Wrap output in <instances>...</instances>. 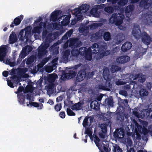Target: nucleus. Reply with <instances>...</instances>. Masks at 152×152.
Wrapping results in <instances>:
<instances>
[{
	"instance_id": "nucleus-1",
	"label": "nucleus",
	"mask_w": 152,
	"mask_h": 152,
	"mask_svg": "<svg viewBox=\"0 0 152 152\" xmlns=\"http://www.w3.org/2000/svg\"><path fill=\"white\" fill-rule=\"evenodd\" d=\"M141 32L139 25H134L132 31L133 36L137 39L141 38L142 42L146 45H149L151 40L150 36L145 31Z\"/></svg>"
},
{
	"instance_id": "nucleus-2",
	"label": "nucleus",
	"mask_w": 152,
	"mask_h": 152,
	"mask_svg": "<svg viewBox=\"0 0 152 152\" xmlns=\"http://www.w3.org/2000/svg\"><path fill=\"white\" fill-rule=\"evenodd\" d=\"M92 50L90 47L87 49L86 47H81L79 50V54L82 56H84L85 58L88 61H91L92 58Z\"/></svg>"
},
{
	"instance_id": "nucleus-3",
	"label": "nucleus",
	"mask_w": 152,
	"mask_h": 152,
	"mask_svg": "<svg viewBox=\"0 0 152 152\" xmlns=\"http://www.w3.org/2000/svg\"><path fill=\"white\" fill-rule=\"evenodd\" d=\"M104 81L103 82V85L99 84L98 86L99 89L109 91L112 89L113 83L111 80V78L107 77L106 78H104Z\"/></svg>"
},
{
	"instance_id": "nucleus-4",
	"label": "nucleus",
	"mask_w": 152,
	"mask_h": 152,
	"mask_svg": "<svg viewBox=\"0 0 152 152\" xmlns=\"http://www.w3.org/2000/svg\"><path fill=\"white\" fill-rule=\"evenodd\" d=\"M90 74L86 73L84 69L80 70L78 72L76 77V80L77 82H80L83 80L86 77H88V75Z\"/></svg>"
},
{
	"instance_id": "nucleus-5",
	"label": "nucleus",
	"mask_w": 152,
	"mask_h": 152,
	"mask_svg": "<svg viewBox=\"0 0 152 152\" xmlns=\"http://www.w3.org/2000/svg\"><path fill=\"white\" fill-rule=\"evenodd\" d=\"M7 46L6 45H3L0 47V61H4L7 52Z\"/></svg>"
},
{
	"instance_id": "nucleus-6",
	"label": "nucleus",
	"mask_w": 152,
	"mask_h": 152,
	"mask_svg": "<svg viewBox=\"0 0 152 152\" xmlns=\"http://www.w3.org/2000/svg\"><path fill=\"white\" fill-rule=\"evenodd\" d=\"M125 132L122 128L116 129L114 132L113 136L116 139H122L124 136Z\"/></svg>"
},
{
	"instance_id": "nucleus-7",
	"label": "nucleus",
	"mask_w": 152,
	"mask_h": 152,
	"mask_svg": "<svg viewBox=\"0 0 152 152\" xmlns=\"http://www.w3.org/2000/svg\"><path fill=\"white\" fill-rule=\"evenodd\" d=\"M103 29H100L94 34H92L91 39V40L95 41L99 39H102L103 34Z\"/></svg>"
},
{
	"instance_id": "nucleus-8",
	"label": "nucleus",
	"mask_w": 152,
	"mask_h": 152,
	"mask_svg": "<svg viewBox=\"0 0 152 152\" xmlns=\"http://www.w3.org/2000/svg\"><path fill=\"white\" fill-rule=\"evenodd\" d=\"M81 42L77 38H71L69 40V46L72 48H78L81 45Z\"/></svg>"
},
{
	"instance_id": "nucleus-9",
	"label": "nucleus",
	"mask_w": 152,
	"mask_h": 152,
	"mask_svg": "<svg viewBox=\"0 0 152 152\" xmlns=\"http://www.w3.org/2000/svg\"><path fill=\"white\" fill-rule=\"evenodd\" d=\"M130 60V57L127 56H121L117 58L116 59V61L117 63L124 64Z\"/></svg>"
},
{
	"instance_id": "nucleus-10",
	"label": "nucleus",
	"mask_w": 152,
	"mask_h": 152,
	"mask_svg": "<svg viewBox=\"0 0 152 152\" xmlns=\"http://www.w3.org/2000/svg\"><path fill=\"white\" fill-rule=\"evenodd\" d=\"M152 4V0H141L140 3V6L141 7L148 9L151 6Z\"/></svg>"
},
{
	"instance_id": "nucleus-11",
	"label": "nucleus",
	"mask_w": 152,
	"mask_h": 152,
	"mask_svg": "<svg viewBox=\"0 0 152 152\" xmlns=\"http://www.w3.org/2000/svg\"><path fill=\"white\" fill-rule=\"evenodd\" d=\"M61 11L59 10H55L51 14L50 20V21L55 22L58 19V17L61 14Z\"/></svg>"
},
{
	"instance_id": "nucleus-12",
	"label": "nucleus",
	"mask_w": 152,
	"mask_h": 152,
	"mask_svg": "<svg viewBox=\"0 0 152 152\" xmlns=\"http://www.w3.org/2000/svg\"><path fill=\"white\" fill-rule=\"evenodd\" d=\"M143 21L145 25L152 26V15L148 14L145 15Z\"/></svg>"
},
{
	"instance_id": "nucleus-13",
	"label": "nucleus",
	"mask_w": 152,
	"mask_h": 152,
	"mask_svg": "<svg viewBox=\"0 0 152 152\" xmlns=\"http://www.w3.org/2000/svg\"><path fill=\"white\" fill-rule=\"evenodd\" d=\"M23 16L21 15L20 16L16 17L14 19L13 22H12L10 25L11 27L13 28L15 26H18L21 23L22 20L23 19Z\"/></svg>"
},
{
	"instance_id": "nucleus-14",
	"label": "nucleus",
	"mask_w": 152,
	"mask_h": 152,
	"mask_svg": "<svg viewBox=\"0 0 152 152\" xmlns=\"http://www.w3.org/2000/svg\"><path fill=\"white\" fill-rule=\"evenodd\" d=\"M133 80L138 79L140 83H143L146 80L145 76L142 73H138L135 74L133 79Z\"/></svg>"
},
{
	"instance_id": "nucleus-15",
	"label": "nucleus",
	"mask_w": 152,
	"mask_h": 152,
	"mask_svg": "<svg viewBox=\"0 0 152 152\" xmlns=\"http://www.w3.org/2000/svg\"><path fill=\"white\" fill-rule=\"evenodd\" d=\"M48 53L47 50H45L41 46L38 48L37 56L39 58H41Z\"/></svg>"
},
{
	"instance_id": "nucleus-16",
	"label": "nucleus",
	"mask_w": 152,
	"mask_h": 152,
	"mask_svg": "<svg viewBox=\"0 0 152 152\" xmlns=\"http://www.w3.org/2000/svg\"><path fill=\"white\" fill-rule=\"evenodd\" d=\"M132 43L129 42H126L123 44L121 47V50L123 52H126L130 49L132 47Z\"/></svg>"
},
{
	"instance_id": "nucleus-17",
	"label": "nucleus",
	"mask_w": 152,
	"mask_h": 152,
	"mask_svg": "<svg viewBox=\"0 0 152 152\" xmlns=\"http://www.w3.org/2000/svg\"><path fill=\"white\" fill-rule=\"evenodd\" d=\"M102 45H99V44L94 43L92 44L91 48V49L92 50V53L93 54H96L100 50L101 46Z\"/></svg>"
},
{
	"instance_id": "nucleus-18",
	"label": "nucleus",
	"mask_w": 152,
	"mask_h": 152,
	"mask_svg": "<svg viewBox=\"0 0 152 152\" xmlns=\"http://www.w3.org/2000/svg\"><path fill=\"white\" fill-rule=\"evenodd\" d=\"M124 36L123 34L119 33L116 36L115 41V43L118 45L120 44L124 39Z\"/></svg>"
},
{
	"instance_id": "nucleus-19",
	"label": "nucleus",
	"mask_w": 152,
	"mask_h": 152,
	"mask_svg": "<svg viewBox=\"0 0 152 152\" xmlns=\"http://www.w3.org/2000/svg\"><path fill=\"white\" fill-rule=\"evenodd\" d=\"M77 73V71L75 70L70 69L68 72L65 74V76L68 79H71L75 77Z\"/></svg>"
},
{
	"instance_id": "nucleus-20",
	"label": "nucleus",
	"mask_w": 152,
	"mask_h": 152,
	"mask_svg": "<svg viewBox=\"0 0 152 152\" xmlns=\"http://www.w3.org/2000/svg\"><path fill=\"white\" fill-rule=\"evenodd\" d=\"M83 102H79L73 105L71 107V109L73 110H79L82 108V106L83 105Z\"/></svg>"
},
{
	"instance_id": "nucleus-21",
	"label": "nucleus",
	"mask_w": 152,
	"mask_h": 152,
	"mask_svg": "<svg viewBox=\"0 0 152 152\" xmlns=\"http://www.w3.org/2000/svg\"><path fill=\"white\" fill-rule=\"evenodd\" d=\"M12 33L9 36V42L10 44H12L17 41V39L15 33L12 32Z\"/></svg>"
},
{
	"instance_id": "nucleus-22",
	"label": "nucleus",
	"mask_w": 152,
	"mask_h": 152,
	"mask_svg": "<svg viewBox=\"0 0 152 152\" xmlns=\"http://www.w3.org/2000/svg\"><path fill=\"white\" fill-rule=\"evenodd\" d=\"M100 12L98 11L97 7L93 8L90 11L91 14L95 17H99L100 16Z\"/></svg>"
},
{
	"instance_id": "nucleus-23",
	"label": "nucleus",
	"mask_w": 152,
	"mask_h": 152,
	"mask_svg": "<svg viewBox=\"0 0 152 152\" xmlns=\"http://www.w3.org/2000/svg\"><path fill=\"white\" fill-rule=\"evenodd\" d=\"M124 18V16L122 14H117V22L116 24L118 25H120L123 23V20Z\"/></svg>"
},
{
	"instance_id": "nucleus-24",
	"label": "nucleus",
	"mask_w": 152,
	"mask_h": 152,
	"mask_svg": "<svg viewBox=\"0 0 152 152\" xmlns=\"http://www.w3.org/2000/svg\"><path fill=\"white\" fill-rule=\"evenodd\" d=\"M70 55V51L69 50H66L64 51L62 56L64 62H66L68 61Z\"/></svg>"
},
{
	"instance_id": "nucleus-25",
	"label": "nucleus",
	"mask_w": 152,
	"mask_h": 152,
	"mask_svg": "<svg viewBox=\"0 0 152 152\" xmlns=\"http://www.w3.org/2000/svg\"><path fill=\"white\" fill-rule=\"evenodd\" d=\"M103 36L104 40L107 41L110 40L111 38V35L110 33L109 32H104L103 30Z\"/></svg>"
},
{
	"instance_id": "nucleus-26",
	"label": "nucleus",
	"mask_w": 152,
	"mask_h": 152,
	"mask_svg": "<svg viewBox=\"0 0 152 152\" xmlns=\"http://www.w3.org/2000/svg\"><path fill=\"white\" fill-rule=\"evenodd\" d=\"M54 85L53 83L49 84L47 86V92L48 94H52L53 93Z\"/></svg>"
},
{
	"instance_id": "nucleus-27",
	"label": "nucleus",
	"mask_w": 152,
	"mask_h": 152,
	"mask_svg": "<svg viewBox=\"0 0 152 152\" xmlns=\"http://www.w3.org/2000/svg\"><path fill=\"white\" fill-rule=\"evenodd\" d=\"M151 112H152V109L151 108H149L143 110L142 112V114L144 116L148 117L149 116L150 113Z\"/></svg>"
},
{
	"instance_id": "nucleus-28",
	"label": "nucleus",
	"mask_w": 152,
	"mask_h": 152,
	"mask_svg": "<svg viewBox=\"0 0 152 152\" xmlns=\"http://www.w3.org/2000/svg\"><path fill=\"white\" fill-rule=\"evenodd\" d=\"M18 101L20 104H24V101L25 99V96L23 94H18Z\"/></svg>"
},
{
	"instance_id": "nucleus-29",
	"label": "nucleus",
	"mask_w": 152,
	"mask_h": 152,
	"mask_svg": "<svg viewBox=\"0 0 152 152\" xmlns=\"http://www.w3.org/2000/svg\"><path fill=\"white\" fill-rule=\"evenodd\" d=\"M117 14H115L114 15H113L110 19V22L112 24H115L116 26H119L116 24L117 22Z\"/></svg>"
},
{
	"instance_id": "nucleus-30",
	"label": "nucleus",
	"mask_w": 152,
	"mask_h": 152,
	"mask_svg": "<svg viewBox=\"0 0 152 152\" xmlns=\"http://www.w3.org/2000/svg\"><path fill=\"white\" fill-rule=\"evenodd\" d=\"M29 104L31 106H33L35 107H38V109H41L43 107V104L40 103V106L38 103L36 102H29Z\"/></svg>"
},
{
	"instance_id": "nucleus-31",
	"label": "nucleus",
	"mask_w": 152,
	"mask_h": 152,
	"mask_svg": "<svg viewBox=\"0 0 152 152\" xmlns=\"http://www.w3.org/2000/svg\"><path fill=\"white\" fill-rule=\"evenodd\" d=\"M80 7L82 11V12L83 13L86 12L89 10V6L87 4H83Z\"/></svg>"
},
{
	"instance_id": "nucleus-32",
	"label": "nucleus",
	"mask_w": 152,
	"mask_h": 152,
	"mask_svg": "<svg viewBox=\"0 0 152 152\" xmlns=\"http://www.w3.org/2000/svg\"><path fill=\"white\" fill-rule=\"evenodd\" d=\"M56 76H57L56 74L50 75L48 78V82L50 83H53L56 80Z\"/></svg>"
},
{
	"instance_id": "nucleus-33",
	"label": "nucleus",
	"mask_w": 152,
	"mask_h": 152,
	"mask_svg": "<svg viewBox=\"0 0 152 152\" xmlns=\"http://www.w3.org/2000/svg\"><path fill=\"white\" fill-rule=\"evenodd\" d=\"M71 17V15H70V17L68 16H66L65 18L61 21V24L63 26H66L68 25L69 23L70 18Z\"/></svg>"
},
{
	"instance_id": "nucleus-34",
	"label": "nucleus",
	"mask_w": 152,
	"mask_h": 152,
	"mask_svg": "<svg viewBox=\"0 0 152 152\" xmlns=\"http://www.w3.org/2000/svg\"><path fill=\"white\" fill-rule=\"evenodd\" d=\"M10 77L14 83L18 84L20 81L19 78L16 75H14Z\"/></svg>"
},
{
	"instance_id": "nucleus-35",
	"label": "nucleus",
	"mask_w": 152,
	"mask_h": 152,
	"mask_svg": "<svg viewBox=\"0 0 152 152\" xmlns=\"http://www.w3.org/2000/svg\"><path fill=\"white\" fill-rule=\"evenodd\" d=\"M94 137L95 139L94 140V142L95 143L96 146L98 147L99 149L101 150V145L99 143V142L100 141L99 138L96 135H95Z\"/></svg>"
},
{
	"instance_id": "nucleus-36",
	"label": "nucleus",
	"mask_w": 152,
	"mask_h": 152,
	"mask_svg": "<svg viewBox=\"0 0 152 152\" xmlns=\"http://www.w3.org/2000/svg\"><path fill=\"white\" fill-rule=\"evenodd\" d=\"M50 38H49L48 37H47L46 38V42H45L44 44L42 46H41L45 50H47V49L49 47L50 45L49 43L47 42L48 41L49 42H50Z\"/></svg>"
},
{
	"instance_id": "nucleus-37",
	"label": "nucleus",
	"mask_w": 152,
	"mask_h": 152,
	"mask_svg": "<svg viewBox=\"0 0 152 152\" xmlns=\"http://www.w3.org/2000/svg\"><path fill=\"white\" fill-rule=\"evenodd\" d=\"M140 95L141 97L146 96L148 94V92L145 89L142 88L141 89L139 92Z\"/></svg>"
},
{
	"instance_id": "nucleus-38",
	"label": "nucleus",
	"mask_w": 152,
	"mask_h": 152,
	"mask_svg": "<svg viewBox=\"0 0 152 152\" xmlns=\"http://www.w3.org/2000/svg\"><path fill=\"white\" fill-rule=\"evenodd\" d=\"M100 127L101 131L103 133H106L107 131V125L105 124H100Z\"/></svg>"
},
{
	"instance_id": "nucleus-39",
	"label": "nucleus",
	"mask_w": 152,
	"mask_h": 152,
	"mask_svg": "<svg viewBox=\"0 0 152 152\" xmlns=\"http://www.w3.org/2000/svg\"><path fill=\"white\" fill-rule=\"evenodd\" d=\"M101 49H102V51L103 52L104 54V56H107L109 54H110V51L109 50H107L106 51V48L105 46H102L101 47Z\"/></svg>"
},
{
	"instance_id": "nucleus-40",
	"label": "nucleus",
	"mask_w": 152,
	"mask_h": 152,
	"mask_svg": "<svg viewBox=\"0 0 152 152\" xmlns=\"http://www.w3.org/2000/svg\"><path fill=\"white\" fill-rule=\"evenodd\" d=\"M104 11L109 13H112L113 12V6H108L105 7Z\"/></svg>"
},
{
	"instance_id": "nucleus-41",
	"label": "nucleus",
	"mask_w": 152,
	"mask_h": 152,
	"mask_svg": "<svg viewBox=\"0 0 152 152\" xmlns=\"http://www.w3.org/2000/svg\"><path fill=\"white\" fill-rule=\"evenodd\" d=\"M89 117L87 116L85 117L83 121V122L82 125L84 127H86L88 125V119Z\"/></svg>"
},
{
	"instance_id": "nucleus-42",
	"label": "nucleus",
	"mask_w": 152,
	"mask_h": 152,
	"mask_svg": "<svg viewBox=\"0 0 152 152\" xmlns=\"http://www.w3.org/2000/svg\"><path fill=\"white\" fill-rule=\"evenodd\" d=\"M133 10V6L132 5H129L127 6L125 8V12L128 13L132 11Z\"/></svg>"
},
{
	"instance_id": "nucleus-43",
	"label": "nucleus",
	"mask_w": 152,
	"mask_h": 152,
	"mask_svg": "<svg viewBox=\"0 0 152 152\" xmlns=\"http://www.w3.org/2000/svg\"><path fill=\"white\" fill-rule=\"evenodd\" d=\"M120 69L121 68L116 65H113L111 67V71L112 73L119 71Z\"/></svg>"
},
{
	"instance_id": "nucleus-44",
	"label": "nucleus",
	"mask_w": 152,
	"mask_h": 152,
	"mask_svg": "<svg viewBox=\"0 0 152 152\" xmlns=\"http://www.w3.org/2000/svg\"><path fill=\"white\" fill-rule=\"evenodd\" d=\"M113 148V151L114 152H122V151L121 149L117 145H116Z\"/></svg>"
},
{
	"instance_id": "nucleus-45",
	"label": "nucleus",
	"mask_w": 152,
	"mask_h": 152,
	"mask_svg": "<svg viewBox=\"0 0 152 152\" xmlns=\"http://www.w3.org/2000/svg\"><path fill=\"white\" fill-rule=\"evenodd\" d=\"M34 57L33 56H31L27 59L26 63L27 64H31L34 62Z\"/></svg>"
},
{
	"instance_id": "nucleus-46",
	"label": "nucleus",
	"mask_w": 152,
	"mask_h": 152,
	"mask_svg": "<svg viewBox=\"0 0 152 152\" xmlns=\"http://www.w3.org/2000/svg\"><path fill=\"white\" fill-rule=\"evenodd\" d=\"M102 49L98 51L97 54V59H100L102 58L104 56V54L103 52L102 51Z\"/></svg>"
},
{
	"instance_id": "nucleus-47",
	"label": "nucleus",
	"mask_w": 152,
	"mask_h": 152,
	"mask_svg": "<svg viewBox=\"0 0 152 152\" xmlns=\"http://www.w3.org/2000/svg\"><path fill=\"white\" fill-rule=\"evenodd\" d=\"M72 56H77L79 54L78 50L77 49H73L71 51Z\"/></svg>"
},
{
	"instance_id": "nucleus-48",
	"label": "nucleus",
	"mask_w": 152,
	"mask_h": 152,
	"mask_svg": "<svg viewBox=\"0 0 152 152\" xmlns=\"http://www.w3.org/2000/svg\"><path fill=\"white\" fill-rule=\"evenodd\" d=\"M85 134H87L88 136L90 137L91 138V136L92 134V131L89 127L87 128L86 129L85 132Z\"/></svg>"
},
{
	"instance_id": "nucleus-49",
	"label": "nucleus",
	"mask_w": 152,
	"mask_h": 152,
	"mask_svg": "<svg viewBox=\"0 0 152 152\" xmlns=\"http://www.w3.org/2000/svg\"><path fill=\"white\" fill-rule=\"evenodd\" d=\"M41 29L39 27L36 26L34 28L32 31L33 33H37L39 34L40 33Z\"/></svg>"
},
{
	"instance_id": "nucleus-50",
	"label": "nucleus",
	"mask_w": 152,
	"mask_h": 152,
	"mask_svg": "<svg viewBox=\"0 0 152 152\" xmlns=\"http://www.w3.org/2000/svg\"><path fill=\"white\" fill-rule=\"evenodd\" d=\"M54 66H48L45 68V70L46 72L48 73H50L52 72L53 70Z\"/></svg>"
},
{
	"instance_id": "nucleus-51",
	"label": "nucleus",
	"mask_w": 152,
	"mask_h": 152,
	"mask_svg": "<svg viewBox=\"0 0 152 152\" xmlns=\"http://www.w3.org/2000/svg\"><path fill=\"white\" fill-rule=\"evenodd\" d=\"M66 112L67 114L70 116H75V113L69 108H67L66 109Z\"/></svg>"
},
{
	"instance_id": "nucleus-52",
	"label": "nucleus",
	"mask_w": 152,
	"mask_h": 152,
	"mask_svg": "<svg viewBox=\"0 0 152 152\" xmlns=\"http://www.w3.org/2000/svg\"><path fill=\"white\" fill-rule=\"evenodd\" d=\"M62 108V105L61 104H57L55 106L54 109L57 112L60 111Z\"/></svg>"
},
{
	"instance_id": "nucleus-53",
	"label": "nucleus",
	"mask_w": 152,
	"mask_h": 152,
	"mask_svg": "<svg viewBox=\"0 0 152 152\" xmlns=\"http://www.w3.org/2000/svg\"><path fill=\"white\" fill-rule=\"evenodd\" d=\"M128 0H120L118 2L119 5L123 6L125 5L128 2Z\"/></svg>"
},
{
	"instance_id": "nucleus-54",
	"label": "nucleus",
	"mask_w": 152,
	"mask_h": 152,
	"mask_svg": "<svg viewBox=\"0 0 152 152\" xmlns=\"http://www.w3.org/2000/svg\"><path fill=\"white\" fill-rule=\"evenodd\" d=\"M117 120L121 121H123L124 120V117L121 115L120 113L117 114Z\"/></svg>"
},
{
	"instance_id": "nucleus-55",
	"label": "nucleus",
	"mask_w": 152,
	"mask_h": 152,
	"mask_svg": "<svg viewBox=\"0 0 152 152\" xmlns=\"http://www.w3.org/2000/svg\"><path fill=\"white\" fill-rule=\"evenodd\" d=\"M74 14L75 15H77L79 14L80 13L82 12V11L80 7H79L78 8H75L74 10Z\"/></svg>"
},
{
	"instance_id": "nucleus-56",
	"label": "nucleus",
	"mask_w": 152,
	"mask_h": 152,
	"mask_svg": "<svg viewBox=\"0 0 152 152\" xmlns=\"http://www.w3.org/2000/svg\"><path fill=\"white\" fill-rule=\"evenodd\" d=\"M26 50H23L21 52L20 55L19 57L21 58H24L26 56Z\"/></svg>"
},
{
	"instance_id": "nucleus-57",
	"label": "nucleus",
	"mask_w": 152,
	"mask_h": 152,
	"mask_svg": "<svg viewBox=\"0 0 152 152\" xmlns=\"http://www.w3.org/2000/svg\"><path fill=\"white\" fill-rule=\"evenodd\" d=\"M107 105L110 106H113V99L110 98L108 99H107Z\"/></svg>"
},
{
	"instance_id": "nucleus-58",
	"label": "nucleus",
	"mask_w": 152,
	"mask_h": 152,
	"mask_svg": "<svg viewBox=\"0 0 152 152\" xmlns=\"http://www.w3.org/2000/svg\"><path fill=\"white\" fill-rule=\"evenodd\" d=\"M103 145L102 146L103 148L104 149V150L105 152H110V148H108V147L106 145H105L103 144Z\"/></svg>"
},
{
	"instance_id": "nucleus-59",
	"label": "nucleus",
	"mask_w": 152,
	"mask_h": 152,
	"mask_svg": "<svg viewBox=\"0 0 152 152\" xmlns=\"http://www.w3.org/2000/svg\"><path fill=\"white\" fill-rule=\"evenodd\" d=\"M99 26V24L97 23H93L91 25L90 28L91 29L96 28Z\"/></svg>"
},
{
	"instance_id": "nucleus-60",
	"label": "nucleus",
	"mask_w": 152,
	"mask_h": 152,
	"mask_svg": "<svg viewBox=\"0 0 152 152\" xmlns=\"http://www.w3.org/2000/svg\"><path fill=\"white\" fill-rule=\"evenodd\" d=\"M7 85L8 86H10V87L12 88H13L14 87L13 86V83L12 81V80H7Z\"/></svg>"
},
{
	"instance_id": "nucleus-61",
	"label": "nucleus",
	"mask_w": 152,
	"mask_h": 152,
	"mask_svg": "<svg viewBox=\"0 0 152 152\" xmlns=\"http://www.w3.org/2000/svg\"><path fill=\"white\" fill-rule=\"evenodd\" d=\"M24 89V88L23 86H20L19 87L18 89H17V90L16 92L15 93L16 94H19V93L22 91Z\"/></svg>"
},
{
	"instance_id": "nucleus-62",
	"label": "nucleus",
	"mask_w": 152,
	"mask_h": 152,
	"mask_svg": "<svg viewBox=\"0 0 152 152\" xmlns=\"http://www.w3.org/2000/svg\"><path fill=\"white\" fill-rule=\"evenodd\" d=\"M115 83L117 86L123 85L124 84V82L121 80H118L115 82Z\"/></svg>"
},
{
	"instance_id": "nucleus-63",
	"label": "nucleus",
	"mask_w": 152,
	"mask_h": 152,
	"mask_svg": "<svg viewBox=\"0 0 152 152\" xmlns=\"http://www.w3.org/2000/svg\"><path fill=\"white\" fill-rule=\"evenodd\" d=\"M24 30H22L19 33V36L20 37V39H23V34L24 33Z\"/></svg>"
},
{
	"instance_id": "nucleus-64",
	"label": "nucleus",
	"mask_w": 152,
	"mask_h": 152,
	"mask_svg": "<svg viewBox=\"0 0 152 152\" xmlns=\"http://www.w3.org/2000/svg\"><path fill=\"white\" fill-rule=\"evenodd\" d=\"M146 86L148 90H150L152 87V83L151 82H147Z\"/></svg>"
}]
</instances>
